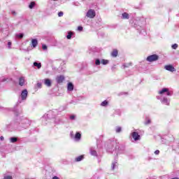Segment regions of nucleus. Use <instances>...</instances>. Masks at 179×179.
I'll list each match as a JSON object with an SVG mask.
<instances>
[{
    "mask_svg": "<svg viewBox=\"0 0 179 179\" xmlns=\"http://www.w3.org/2000/svg\"><path fill=\"white\" fill-rule=\"evenodd\" d=\"M159 94H161V96H157L158 100H161L162 104H164L165 106H170V99L167 98L164 96H171V92L169 91L167 88H163L160 91H159Z\"/></svg>",
    "mask_w": 179,
    "mask_h": 179,
    "instance_id": "1",
    "label": "nucleus"
},
{
    "mask_svg": "<svg viewBox=\"0 0 179 179\" xmlns=\"http://www.w3.org/2000/svg\"><path fill=\"white\" fill-rule=\"evenodd\" d=\"M118 165H117V162H114L112 163V166H111V169L112 170H114L115 169V167H117Z\"/></svg>",
    "mask_w": 179,
    "mask_h": 179,
    "instance_id": "21",
    "label": "nucleus"
},
{
    "mask_svg": "<svg viewBox=\"0 0 179 179\" xmlns=\"http://www.w3.org/2000/svg\"><path fill=\"white\" fill-rule=\"evenodd\" d=\"M58 16H59V17H62V16H64V12H62V11L59 12Z\"/></svg>",
    "mask_w": 179,
    "mask_h": 179,
    "instance_id": "31",
    "label": "nucleus"
},
{
    "mask_svg": "<svg viewBox=\"0 0 179 179\" xmlns=\"http://www.w3.org/2000/svg\"><path fill=\"white\" fill-rule=\"evenodd\" d=\"M90 155L92 156H97V152H96V150H94L92 148H91L90 149Z\"/></svg>",
    "mask_w": 179,
    "mask_h": 179,
    "instance_id": "16",
    "label": "nucleus"
},
{
    "mask_svg": "<svg viewBox=\"0 0 179 179\" xmlns=\"http://www.w3.org/2000/svg\"><path fill=\"white\" fill-rule=\"evenodd\" d=\"M74 138L76 141H80V138H82V134H80V133L79 132H77Z\"/></svg>",
    "mask_w": 179,
    "mask_h": 179,
    "instance_id": "13",
    "label": "nucleus"
},
{
    "mask_svg": "<svg viewBox=\"0 0 179 179\" xmlns=\"http://www.w3.org/2000/svg\"><path fill=\"white\" fill-rule=\"evenodd\" d=\"M70 120H75V115H71L70 116Z\"/></svg>",
    "mask_w": 179,
    "mask_h": 179,
    "instance_id": "37",
    "label": "nucleus"
},
{
    "mask_svg": "<svg viewBox=\"0 0 179 179\" xmlns=\"http://www.w3.org/2000/svg\"><path fill=\"white\" fill-rule=\"evenodd\" d=\"M57 83H62L65 80V77L64 76H59L56 78Z\"/></svg>",
    "mask_w": 179,
    "mask_h": 179,
    "instance_id": "8",
    "label": "nucleus"
},
{
    "mask_svg": "<svg viewBox=\"0 0 179 179\" xmlns=\"http://www.w3.org/2000/svg\"><path fill=\"white\" fill-rule=\"evenodd\" d=\"M73 34L71 31H69L66 36V38L67 40H71V38H72V35Z\"/></svg>",
    "mask_w": 179,
    "mask_h": 179,
    "instance_id": "20",
    "label": "nucleus"
},
{
    "mask_svg": "<svg viewBox=\"0 0 179 179\" xmlns=\"http://www.w3.org/2000/svg\"><path fill=\"white\" fill-rule=\"evenodd\" d=\"M13 15H16V12L12 11Z\"/></svg>",
    "mask_w": 179,
    "mask_h": 179,
    "instance_id": "41",
    "label": "nucleus"
},
{
    "mask_svg": "<svg viewBox=\"0 0 179 179\" xmlns=\"http://www.w3.org/2000/svg\"><path fill=\"white\" fill-rule=\"evenodd\" d=\"M52 1H58V0H52Z\"/></svg>",
    "mask_w": 179,
    "mask_h": 179,
    "instance_id": "43",
    "label": "nucleus"
},
{
    "mask_svg": "<svg viewBox=\"0 0 179 179\" xmlns=\"http://www.w3.org/2000/svg\"><path fill=\"white\" fill-rule=\"evenodd\" d=\"M23 36H24L23 34H17L16 35V37H17V38H23Z\"/></svg>",
    "mask_w": 179,
    "mask_h": 179,
    "instance_id": "28",
    "label": "nucleus"
},
{
    "mask_svg": "<svg viewBox=\"0 0 179 179\" xmlns=\"http://www.w3.org/2000/svg\"><path fill=\"white\" fill-rule=\"evenodd\" d=\"M41 86H42L41 83H37V87H38L39 89H41Z\"/></svg>",
    "mask_w": 179,
    "mask_h": 179,
    "instance_id": "36",
    "label": "nucleus"
},
{
    "mask_svg": "<svg viewBox=\"0 0 179 179\" xmlns=\"http://www.w3.org/2000/svg\"><path fill=\"white\" fill-rule=\"evenodd\" d=\"M5 80H5V79H3V80H2V82H5Z\"/></svg>",
    "mask_w": 179,
    "mask_h": 179,
    "instance_id": "42",
    "label": "nucleus"
},
{
    "mask_svg": "<svg viewBox=\"0 0 179 179\" xmlns=\"http://www.w3.org/2000/svg\"><path fill=\"white\" fill-rule=\"evenodd\" d=\"M0 139H1V141H3V136H1L0 137Z\"/></svg>",
    "mask_w": 179,
    "mask_h": 179,
    "instance_id": "40",
    "label": "nucleus"
},
{
    "mask_svg": "<svg viewBox=\"0 0 179 179\" xmlns=\"http://www.w3.org/2000/svg\"><path fill=\"white\" fill-rule=\"evenodd\" d=\"M131 136L133 138V139H134V141H141V135H139V134H138V132L134 131L133 133H131Z\"/></svg>",
    "mask_w": 179,
    "mask_h": 179,
    "instance_id": "5",
    "label": "nucleus"
},
{
    "mask_svg": "<svg viewBox=\"0 0 179 179\" xmlns=\"http://www.w3.org/2000/svg\"><path fill=\"white\" fill-rule=\"evenodd\" d=\"M27 94H29V92H27V90H24L21 92V99L22 100H26L27 99Z\"/></svg>",
    "mask_w": 179,
    "mask_h": 179,
    "instance_id": "6",
    "label": "nucleus"
},
{
    "mask_svg": "<svg viewBox=\"0 0 179 179\" xmlns=\"http://www.w3.org/2000/svg\"><path fill=\"white\" fill-rule=\"evenodd\" d=\"M10 142L11 143H16V142H17V138H16V137H11L10 138Z\"/></svg>",
    "mask_w": 179,
    "mask_h": 179,
    "instance_id": "15",
    "label": "nucleus"
},
{
    "mask_svg": "<svg viewBox=\"0 0 179 179\" xmlns=\"http://www.w3.org/2000/svg\"><path fill=\"white\" fill-rule=\"evenodd\" d=\"M21 113H22V111L15 110V115H16V117H17Z\"/></svg>",
    "mask_w": 179,
    "mask_h": 179,
    "instance_id": "30",
    "label": "nucleus"
},
{
    "mask_svg": "<svg viewBox=\"0 0 179 179\" xmlns=\"http://www.w3.org/2000/svg\"><path fill=\"white\" fill-rule=\"evenodd\" d=\"M111 55L114 57H117L118 55V50H114L112 52H111Z\"/></svg>",
    "mask_w": 179,
    "mask_h": 179,
    "instance_id": "17",
    "label": "nucleus"
},
{
    "mask_svg": "<svg viewBox=\"0 0 179 179\" xmlns=\"http://www.w3.org/2000/svg\"><path fill=\"white\" fill-rule=\"evenodd\" d=\"M164 69L169 71V72H176V69L172 65H166L164 66Z\"/></svg>",
    "mask_w": 179,
    "mask_h": 179,
    "instance_id": "7",
    "label": "nucleus"
},
{
    "mask_svg": "<svg viewBox=\"0 0 179 179\" xmlns=\"http://www.w3.org/2000/svg\"><path fill=\"white\" fill-rule=\"evenodd\" d=\"M34 66H36L38 69L41 68V63L34 62Z\"/></svg>",
    "mask_w": 179,
    "mask_h": 179,
    "instance_id": "19",
    "label": "nucleus"
},
{
    "mask_svg": "<svg viewBox=\"0 0 179 179\" xmlns=\"http://www.w3.org/2000/svg\"><path fill=\"white\" fill-rule=\"evenodd\" d=\"M87 17L90 19H94L96 17V11L93 9H90L86 13Z\"/></svg>",
    "mask_w": 179,
    "mask_h": 179,
    "instance_id": "2",
    "label": "nucleus"
},
{
    "mask_svg": "<svg viewBox=\"0 0 179 179\" xmlns=\"http://www.w3.org/2000/svg\"><path fill=\"white\" fill-rule=\"evenodd\" d=\"M43 83L45 86H47V87H51V86H52V81H51L49 78L44 79Z\"/></svg>",
    "mask_w": 179,
    "mask_h": 179,
    "instance_id": "4",
    "label": "nucleus"
},
{
    "mask_svg": "<svg viewBox=\"0 0 179 179\" xmlns=\"http://www.w3.org/2000/svg\"><path fill=\"white\" fill-rule=\"evenodd\" d=\"M159 153H160V151L159 150L155 151V155H159Z\"/></svg>",
    "mask_w": 179,
    "mask_h": 179,
    "instance_id": "38",
    "label": "nucleus"
},
{
    "mask_svg": "<svg viewBox=\"0 0 179 179\" xmlns=\"http://www.w3.org/2000/svg\"><path fill=\"white\" fill-rule=\"evenodd\" d=\"M34 6H36V2H34V1H31L29 5V9H33V8H34Z\"/></svg>",
    "mask_w": 179,
    "mask_h": 179,
    "instance_id": "18",
    "label": "nucleus"
},
{
    "mask_svg": "<svg viewBox=\"0 0 179 179\" xmlns=\"http://www.w3.org/2000/svg\"><path fill=\"white\" fill-rule=\"evenodd\" d=\"M74 85L72 83H69L67 84V90L68 92H73Z\"/></svg>",
    "mask_w": 179,
    "mask_h": 179,
    "instance_id": "9",
    "label": "nucleus"
},
{
    "mask_svg": "<svg viewBox=\"0 0 179 179\" xmlns=\"http://www.w3.org/2000/svg\"><path fill=\"white\" fill-rule=\"evenodd\" d=\"M131 64L129 63V64H123V68H129V66H131Z\"/></svg>",
    "mask_w": 179,
    "mask_h": 179,
    "instance_id": "29",
    "label": "nucleus"
},
{
    "mask_svg": "<svg viewBox=\"0 0 179 179\" xmlns=\"http://www.w3.org/2000/svg\"><path fill=\"white\" fill-rule=\"evenodd\" d=\"M8 50H10L12 48V42L8 41L7 43Z\"/></svg>",
    "mask_w": 179,
    "mask_h": 179,
    "instance_id": "27",
    "label": "nucleus"
},
{
    "mask_svg": "<svg viewBox=\"0 0 179 179\" xmlns=\"http://www.w3.org/2000/svg\"><path fill=\"white\" fill-rule=\"evenodd\" d=\"M101 64H102L103 65H107V64H108V60L103 59L101 61Z\"/></svg>",
    "mask_w": 179,
    "mask_h": 179,
    "instance_id": "23",
    "label": "nucleus"
},
{
    "mask_svg": "<svg viewBox=\"0 0 179 179\" xmlns=\"http://www.w3.org/2000/svg\"><path fill=\"white\" fill-rule=\"evenodd\" d=\"M122 19H123V20L129 19V14H128V13H123L122 14Z\"/></svg>",
    "mask_w": 179,
    "mask_h": 179,
    "instance_id": "11",
    "label": "nucleus"
},
{
    "mask_svg": "<svg viewBox=\"0 0 179 179\" xmlns=\"http://www.w3.org/2000/svg\"><path fill=\"white\" fill-rule=\"evenodd\" d=\"M47 48H47L46 45H45V44H43V45H42V49H43V50H47Z\"/></svg>",
    "mask_w": 179,
    "mask_h": 179,
    "instance_id": "33",
    "label": "nucleus"
},
{
    "mask_svg": "<svg viewBox=\"0 0 179 179\" xmlns=\"http://www.w3.org/2000/svg\"><path fill=\"white\" fill-rule=\"evenodd\" d=\"M82 30H83V27L80 26V27H78V31H82Z\"/></svg>",
    "mask_w": 179,
    "mask_h": 179,
    "instance_id": "34",
    "label": "nucleus"
},
{
    "mask_svg": "<svg viewBox=\"0 0 179 179\" xmlns=\"http://www.w3.org/2000/svg\"><path fill=\"white\" fill-rule=\"evenodd\" d=\"M108 104V101H103L101 102V106L102 107H106V106H107Z\"/></svg>",
    "mask_w": 179,
    "mask_h": 179,
    "instance_id": "22",
    "label": "nucleus"
},
{
    "mask_svg": "<svg viewBox=\"0 0 179 179\" xmlns=\"http://www.w3.org/2000/svg\"><path fill=\"white\" fill-rule=\"evenodd\" d=\"M4 179H12V176H4Z\"/></svg>",
    "mask_w": 179,
    "mask_h": 179,
    "instance_id": "35",
    "label": "nucleus"
},
{
    "mask_svg": "<svg viewBox=\"0 0 179 179\" xmlns=\"http://www.w3.org/2000/svg\"><path fill=\"white\" fill-rule=\"evenodd\" d=\"M19 85L20 86H24V78L20 77L19 78Z\"/></svg>",
    "mask_w": 179,
    "mask_h": 179,
    "instance_id": "12",
    "label": "nucleus"
},
{
    "mask_svg": "<svg viewBox=\"0 0 179 179\" xmlns=\"http://www.w3.org/2000/svg\"><path fill=\"white\" fill-rule=\"evenodd\" d=\"M115 131H116L117 134H120V132H121V131H122L121 127H117Z\"/></svg>",
    "mask_w": 179,
    "mask_h": 179,
    "instance_id": "25",
    "label": "nucleus"
},
{
    "mask_svg": "<svg viewBox=\"0 0 179 179\" xmlns=\"http://www.w3.org/2000/svg\"><path fill=\"white\" fill-rule=\"evenodd\" d=\"M31 45L34 48H36V47H37V45H38V41H37V39H36V38L32 39Z\"/></svg>",
    "mask_w": 179,
    "mask_h": 179,
    "instance_id": "10",
    "label": "nucleus"
},
{
    "mask_svg": "<svg viewBox=\"0 0 179 179\" xmlns=\"http://www.w3.org/2000/svg\"><path fill=\"white\" fill-rule=\"evenodd\" d=\"M100 64H101L100 59H95V65L99 66V65H100Z\"/></svg>",
    "mask_w": 179,
    "mask_h": 179,
    "instance_id": "26",
    "label": "nucleus"
},
{
    "mask_svg": "<svg viewBox=\"0 0 179 179\" xmlns=\"http://www.w3.org/2000/svg\"><path fill=\"white\" fill-rule=\"evenodd\" d=\"M159 59V56L157 55H152L147 57L146 60L148 62H155Z\"/></svg>",
    "mask_w": 179,
    "mask_h": 179,
    "instance_id": "3",
    "label": "nucleus"
},
{
    "mask_svg": "<svg viewBox=\"0 0 179 179\" xmlns=\"http://www.w3.org/2000/svg\"><path fill=\"white\" fill-rule=\"evenodd\" d=\"M171 48H173V50H177V48H178V44L175 43V44L172 45Z\"/></svg>",
    "mask_w": 179,
    "mask_h": 179,
    "instance_id": "24",
    "label": "nucleus"
},
{
    "mask_svg": "<svg viewBox=\"0 0 179 179\" xmlns=\"http://www.w3.org/2000/svg\"><path fill=\"white\" fill-rule=\"evenodd\" d=\"M83 159H85V156L84 155H80V156L77 157L75 159V161L76 162H82V160H83Z\"/></svg>",
    "mask_w": 179,
    "mask_h": 179,
    "instance_id": "14",
    "label": "nucleus"
},
{
    "mask_svg": "<svg viewBox=\"0 0 179 179\" xmlns=\"http://www.w3.org/2000/svg\"><path fill=\"white\" fill-rule=\"evenodd\" d=\"M150 124V119H147V121L145 122V125H149Z\"/></svg>",
    "mask_w": 179,
    "mask_h": 179,
    "instance_id": "32",
    "label": "nucleus"
},
{
    "mask_svg": "<svg viewBox=\"0 0 179 179\" xmlns=\"http://www.w3.org/2000/svg\"><path fill=\"white\" fill-rule=\"evenodd\" d=\"M27 122H29V120H27L26 119L22 120V123L27 124Z\"/></svg>",
    "mask_w": 179,
    "mask_h": 179,
    "instance_id": "39",
    "label": "nucleus"
}]
</instances>
